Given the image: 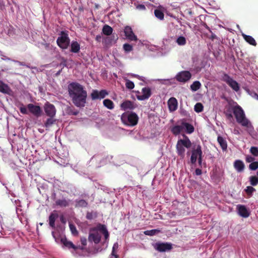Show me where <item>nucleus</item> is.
<instances>
[{
  "instance_id": "obj_6",
  "label": "nucleus",
  "mask_w": 258,
  "mask_h": 258,
  "mask_svg": "<svg viewBox=\"0 0 258 258\" xmlns=\"http://www.w3.org/2000/svg\"><path fill=\"white\" fill-rule=\"evenodd\" d=\"M223 80L233 90L237 92L239 90L238 83L227 74H224Z\"/></svg>"
},
{
  "instance_id": "obj_47",
  "label": "nucleus",
  "mask_w": 258,
  "mask_h": 258,
  "mask_svg": "<svg viewBox=\"0 0 258 258\" xmlns=\"http://www.w3.org/2000/svg\"><path fill=\"white\" fill-rule=\"evenodd\" d=\"M98 229L103 233H104L105 231H107V230L106 228V226L104 225L99 224L98 226Z\"/></svg>"
},
{
  "instance_id": "obj_33",
  "label": "nucleus",
  "mask_w": 258,
  "mask_h": 258,
  "mask_svg": "<svg viewBox=\"0 0 258 258\" xmlns=\"http://www.w3.org/2000/svg\"><path fill=\"white\" fill-rule=\"evenodd\" d=\"M201 87V84L199 81H195L191 85L190 89L193 91H196Z\"/></svg>"
},
{
  "instance_id": "obj_5",
  "label": "nucleus",
  "mask_w": 258,
  "mask_h": 258,
  "mask_svg": "<svg viewBox=\"0 0 258 258\" xmlns=\"http://www.w3.org/2000/svg\"><path fill=\"white\" fill-rule=\"evenodd\" d=\"M60 36L56 40L57 45L62 49H66L70 45V39L68 34L64 31H61Z\"/></svg>"
},
{
  "instance_id": "obj_34",
  "label": "nucleus",
  "mask_w": 258,
  "mask_h": 258,
  "mask_svg": "<svg viewBox=\"0 0 258 258\" xmlns=\"http://www.w3.org/2000/svg\"><path fill=\"white\" fill-rule=\"evenodd\" d=\"M9 89V87L7 85L5 84L2 81H0V92L7 93Z\"/></svg>"
},
{
  "instance_id": "obj_55",
  "label": "nucleus",
  "mask_w": 258,
  "mask_h": 258,
  "mask_svg": "<svg viewBox=\"0 0 258 258\" xmlns=\"http://www.w3.org/2000/svg\"><path fill=\"white\" fill-rule=\"evenodd\" d=\"M118 243L117 242H115V243H114V244L113 245L112 249L114 250L115 251H116L117 249H118Z\"/></svg>"
},
{
  "instance_id": "obj_11",
  "label": "nucleus",
  "mask_w": 258,
  "mask_h": 258,
  "mask_svg": "<svg viewBox=\"0 0 258 258\" xmlns=\"http://www.w3.org/2000/svg\"><path fill=\"white\" fill-rule=\"evenodd\" d=\"M141 95H137V98L140 101L148 99L152 95L151 90L149 87H144L142 89Z\"/></svg>"
},
{
  "instance_id": "obj_49",
  "label": "nucleus",
  "mask_w": 258,
  "mask_h": 258,
  "mask_svg": "<svg viewBox=\"0 0 258 258\" xmlns=\"http://www.w3.org/2000/svg\"><path fill=\"white\" fill-rule=\"evenodd\" d=\"M86 218L88 220L92 219L93 218L92 213L87 212L86 214Z\"/></svg>"
},
{
  "instance_id": "obj_30",
  "label": "nucleus",
  "mask_w": 258,
  "mask_h": 258,
  "mask_svg": "<svg viewBox=\"0 0 258 258\" xmlns=\"http://www.w3.org/2000/svg\"><path fill=\"white\" fill-rule=\"evenodd\" d=\"M112 32L113 29L108 25H105L102 28V33L105 35H110Z\"/></svg>"
},
{
  "instance_id": "obj_18",
  "label": "nucleus",
  "mask_w": 258,
  "mask_h": 258,
  "mask_svg": "<svg viewBox=\"0 0 258 258\" xmlns=\"http://www.w3.org/2000/svg\"><path fill=\"white\" fill-rule=\"evenodd\" d=\"M233 166L238 172H242L245 168L243 162L240 160H236L233 163Z\"/></svg>"
},
{
  "instance_id": "obj_46",
  "label": "nucleus",
  "mask_w": 258,
  "mask_h": 258,
  "mask_svg": "<svg viewBox=\"0 0 258 258\" xmlns=\"http://www.w3.org/2000/svg\"><path fill=\"white\" fill-rule=\"evenodd\" d=\"M20 111L21 113L23 114H28V111L26 107H25L23 105H22V106L19 108Z\"/></svg>"
},
{
  "instance_id": "obj_61",
  "label": "nucleus",
  "mask_w": 258,
  "mask_h": 258,
  "mask_svg": "<svg viewBox=\"0 0 258 258\" xmlns=\"http://www.w3.org/2000/svg\"><path fill=\"white\" fill-rule=\"evenodd\" d=\"M216 35H215V34H213V33H212V35H211V38H211L212 40H213L215 38H216Z\"/></svg>"
},
{
  "instance_id": "obj_29",
  "label": "nucleus",
  "mask_w": 258,
  "mask_h": 258,
  "mask_svg": "<svg viewBox=\"0 0 258 258\" xmlns=\"http://www.w3.org/2000/svg\"><path fill=\"white\" fill-rule=\"evenodd\" d=\"M58 217L57 214L51 213L49 216V224L53 228H55V221Z\"/></svg>"
},
{
  "instance_id": "obj_63",
  "label": "nucleus",
  "mask_w": 258,
  "mask_h": 258,
  "mask_svg": "<svg viewBox=\"0 0 258 258\" xmlns=\"http://www.w3.org/2000/svg\"><path fill=\"white\" fill-rule=\"evenodd\" d=\"M19 64H20L21 66H26L27 67H28V66L25 65V64H24V62H19Z\"/></svg>"
},
{
  "instance_id": "obj_45",
  "label": "nucleus",
  "mask_w": 258,
  "mask_h": 258,
  "mask_svg": "<svg viewBox=\"0 0 258 258\" xmlns=\"http://www.w3.org/2000/svg\"><path fill=\"white\" fill-rule=\"evenodd\" d=\"M250 152L254 156L257 157L258 156V147H254V146L251 147L250 149Z\"/></svg>"
},
{
  "instance_id": "obj_23",
  "label": "nucleus",
  "mask_w": 258,
  "mask_h": 258,
  "mask_svg": "<svg viewBox=\"0 0 258 258\" xmlns=\"http://www.w3.org/2000/svg\"><path fill=\"white\" fill-rule=\"evenodd\" d=\"M243 39L249 44L255 46L257 44L255 39L251 36L242 34Z\"/></svg>"
},
{
  "instance_id": "obj_50",
  "label": "nucleus",
  "mask_w": 258,
  "mask_h": 258,
  "mask_svg": "<svg viewBox=\"0 0 258 258\" xmlns=\"http://www.w3.org/2000/svg\"><path fill=\"white\" fill-rule=\"evenodd\" d=\"M80 240L83 245L85 246L87 245V239L85 237H81Z\"/></svg>"
},
{
  "instance_id": "obj_2",
  "label": "nucleus",
  "mask_w": 258,
  "mask_h": 258,
  "mask_svg": "<svg viewBox=\"0 0 258 258\" xmlns=\"http://www.w3.org/2000/svg\"><path fill=\"white\" fill-rule=\"evenodd\" d=\"M183 137L185 139L178 140L176 145L177 154L182 159L185 157V148L188 149L191 146V142L189 138L185 135H183Z\"/></svg>"
},
{
  "instance_id": "obj_42",
  "label": "nucleus",
  "mask_w": 258,
  "mask_h": 258,
  "mask_svg": "<svg viewBox=\"0 0 258 258\" xmlns=\"http://www.w3.org/2000/svg\"><path fill=\"white\" fill-rule=\"evenodd\" d=\"M123 48L126 52H129L133 50V46L128 43H125L123 45Z\"/></svg>"
},
{
  "instance_id": "obj_26",
  "label": "nucleus",
  "mask_w": 258,
  "mask_h": 258,
  "mask_svg": "<svg viewBox=\"0 0 258 258\" xmlns=\"http://www.w3.org/2000/svg\"><path fill=\"white\" fill-rule=\"evenodd\" d=\"M80 50V45L77 41H73L71 44V51L73 53H78Z\"/></svg>"
},
{
  "instance_id": "obj_13",
  "label": "nucleus",
  "mask_w": 258,
  "mask_h": 258,
  "mask_svg": "<svg viewBox=\"0 0 258 258\" xmlns=\"http://www.w3.org/2000/svg\"><path fill=\"white\" fill-rule=\"evenodd\" d=\"M60 241L65 247L69 249L73 248L74 250H77L78 249L81 250L84 249V247L83 246L75 245L71 241L68 240L66 237L61 238Z\"/></svg>"
},
{
  "instance_id": "obj_37",
  "label": "nucleus",
  "mask_w": 258,
  "mask_h": 258,
  "mask_svg": "<svg viewBox=\"0 0 258 258\" xmlns=\"http://www.w3.org/2000/svg\"><path fill=\"white\" fill-rule=\"evenodd\" d=\"M160 232V230L152 229V230H146V231H144V233L146 235L153 236Z\"/></svg>"
},
{
  "instance_id": "obj_1",
  "label": "nucleus",
  "mask_w": 258,
  "mask_h": 258,
  "mask_svg": "<svg viewBox=\"0 0 258 258\" xmlns=\"http://www.w3.org/2000/svg\"><path fill=\"white\" fill-rule=\"evenodd\" d=\"M68 91L73 103L78 107H83L86 103L87 91L82 85L78 83L73 82L68 86Z\"/></svg>"
},
{
  "instance_id": "obj_56",
  "label": "nucleus",
  "mask_w": 258,
  "mask_h": 258,
  "mask_svg": "<svg viewBox=\"0 0 258 258\" xmlns=\"http://www.w3.org/2000/svg\"><path fill=\"white\" fill-rule=\"evenodd\" d=\"M60 220L63 224H65L66 223V220L62 215L60 217Z\"/></svg>"
},
{
  "instance_id": "obj_64",
  "label": "nucleus",
  "mask_w": 258,
  "mask_h": 258,
  "mask_svg": "<svg viewBox=\"0 0 258 258\" xmlns=\"http://www.w3.org/2000/svg\"><path fill=\"white\" fill-rule=\"evenodd\" d=\"M135 92H136V96H137V95H141V93L139 91H136Z\"/></svg>"
},
{
  "instance_id": "obj_7",
  "label": "nucleus",
  "mask_w": 258,
  "mask_h": 258,
  "mask_svg": "<svg viewBox=\"0 0 258 258\" xmlns=\"http://www.w3.org/2000/svg\"><path fill=\"white\" fill-rule=\"evenodd\" d=\"M191 77V74L189 71H183L178 73L175 78L179 82L185 83L189 80Z\"/></svg>"
},
{
  "instance_id": "obj_62",
  "label": "nucleus",
  "mask_w": 258,
  "mask_h": 258,
  "mask_svg": "<svg viewBox=\"0 0 258 258\" xmlns=\"http://www.w3.org/2000/svg\"><path fill=\"white\" fill-rule=\"evenodd\" d=\"M253 97L256 98L257 99H258V94H256L255 93H254L253 94V95L252 96Z\"/></svg>"
},
{
  "instance_id": "obj_48",
  "label": "nucleus",
  "mask_w": 258,
  "mask_h": 258,
  "mask_svg": "<svg viewBox=\"0 0 258 258\" xmlns=\"http://www.w3.org/2000/svg\"><path fill=\"white\" fill-rule=\"evenodd\" d=\"M254 160V158L251 156H247L246 157V161L248 163H252Z\"/></svg>"
},
{
  "instance_id": "obj_19",
  "label": "nucleus",
  "mask_w": 258,
  "mask_h": 258,
  "mask_svg": "<svg viewBox=\"0 0 258 258\" xmlns=\"http://www.w3.org/2000/svg\"><path fill=\"white\" fill-rule=\"evenodd\" d=\"M168 106L170 111H174L177 108V101L174 97L170 98L168 101Z\"/></svg>"
},
{
  "instance_id": "obj_22",
  "label": "nucleus",
  "mask_w": 258,
  "mask_h": 258,
  "mask_svg": "<svg viewBox=\"0 0 258 258\" xmlns=\"http://www.w3.org/2000/svg\"><path fill=\"white\" fill-rule=\"evenodd\" d=\"M183 130V126L181 123V125H176L173 126L171 128V131L174 136H177L180 134Z\"/></svg>"
},
{
  "instance_id": "obj_4",
  "label": "nucleus",
  "mask_w": 258,
  "mask_h": 258,
  "mask_svg": "<svg viewBox=\"0 0 258 258\" xmlns=\"http://www.w3.org/2000/svg\"><path fill=\"white\" fill-rule=\"evenodd\" d=\"M121 120L124 124L134 126L138 123L139 117L135 112H125L121 115Z\"/></svg>"
},
{
  "instance_id": "obj_38",
  "label": "nucleus",
  "mask_w": 258,
  "mask_h": 258,
  "mask_svg": "<svg viewBox=\"0 0 258 258\" xmlns=\"http://www.w3.org/2000/svg\"><path fill=\"white\" fill-rule=\"evenodd\" d=\"M250 183L252 186H255L258 184V177L251 176L249 177Z\"/></svg>"
},
{
  "instance_id": "obj_21",
  "label": "nucleus",
  "mask_w": 258,
  "mask_h": 258,
  "mask_svg": "<svg viewBox=\"0 0 258 258\" xmlns=\"http://www.w3.org/2000/svg\"><path fill=\"white\" fill-rule=\"evenodd\" d=\"M70 201L66 199H58L55 201V205L61 208H66L70 206Z\"/></svg>"
},
{
  "instance_id": "obj_10",
  "label": "nucleus",
  "mask_w": 258,
  "mask_h": 258,
  "mask_svg": "<svg viewBox=\"0 0 258 258\" xmlns=\"http://www.w3.org/2000/svg\"><path fill=\"white\" fill-rule=\"evenodd\" d=\"M44 109L46 114L50 117H53L55 115L56 109L55 106L50 104L49 102H47L44 106Z\"/></svg>"
},
{
  "instance_id": "obj_9",
  "label": "nucleus",
  "mask_w": 258,
  "mask_h": 258,
  "mask_svg": "<svg viewBox=\"0 0 258 258\" xmlns=\"http://www.w3.org/2000/svg\"><path fill=\"white\" fill-rule=\"evenodd\" d=\"M202 151L201 145H198L196 149H193L191 151V156L190 157V162L192 164H195L197 159L202 156Z\"/></svg>"
},
{
  "instance_id": "obj_53",
  "label": "nucleus",
  "mask_w": 258,
  "mask_h": 258,
  "mask_svg": "<svg viewBox=\"0 0 258 258\" xmlns=\"http://www.w3.org/2000/svg\"><path fill=\"white\" fill-rule=\"evenodd\" d=\"M136 8L138 9L142 10L146 9V7L144 5H138V6H137Z\"/></svg>"
},
{
  "instance_id": "obj_16",
  "label": "nucleus",
  "mask_w": 258,
  "mask_h": 258,
  "mask_svg": "<svg viewBox=\"0 0 258 258\" xmlns=\"http://www.w3.org/2000/svg\"><path fill=\"white\" fill-rule=\"evenodd\" d=\"M172 248V245L168 243H156V249L160 252L170 250Z\"/></svg>"
},
{
  "instance_id": "obj_24",
  "label": "nucleus",
  "mask_w": 258,
  "mask_h": 258,
  "mask_svg": "<svg viewBox=\"0 0 258 258\" xmlns=\"http://www.w3.org/2000/svg\"><path fill=\"white\" fill-rule=\"evenodd\" d=\"M183 128H185V132L187 134H190L194 132L195 128L194 126L187 122L182 121Z\"/></svg>"
},
{
  "instance_id": "obj_54",
  "label": "nucleus",
  "mask_w": 258,
  "mask_h": 258,
  "mask_svg": "<svg viewBox=\"0 0 258 258\" xmlns=\"http://www.w3.org/2000/svg\"><path fill=\"white\" fill-rule=\"evenodd\" d=\"M101 39H102V36L101 35H98L96 36L95 40L97 42H101Z\"/></svg>"
},
{
  "instance_id": "obj_12",
  "label": "nucleus",
  "mask_w": 258,
  "mask_h": 258,
  "mask_svg": "<svg viewBox=\"0 0 258 258\" xmlns=\"http://www.w3.org/2000/svg\"><path fill=\"white\" fill-rule=\"evenodd\" d=\"M108 94V93L105 90H102L100 91L94 90L91 94V96L92 100L101 99L105 98Z\"/></svg>"
},
{
  "instance_id": "obj_40",
  "label": "nucleus",
  "mask_w": 258,
  "mask_h": 258,
  "mask_svg": "<svg viewBox=\"0 0 258 258\" xmlns=\"http://www.w3.org/2000/svg\"><path fill=\"white\" fill-rule=\"evenodd\" d=\"M69 227H70V230L71 231L73 235H76L78 234V232L75 225H74L72 223H69Z\"/></svg>"
},
{
  "instance_id": "obj_51",
  "label": "nucleus",
  "mask_w": 258,
  "mask_h": 258,
  "mask_svg": "<svg viewBox=\"0 0 258 258\" xmlns=\"http://www.w3.org/2000/svg\"><path fill=\"white\" fill-rule=\"evenodd\" d=\"M118 257V255H117L116 254V251H115L114 250H112V252H111V258H117Z\"/></svg>"
},
{
  "instance_id": "obj_59",
  "label": "nucleus",
  "mask_w": 258,
  "mask_h": 258,
  "mask_svg": "<svg viewBox=\"0 0 258 258\" xmlns=\"http://www.w3.org/2000/svg\"><path fill=\"white\" fill-rule=\"evenodd\" d=\"M202 162V156H200L198 158V163H199V165L201 166Z\"/></svg>"
},
{
  "instance_id": "obj_43",
  "label": "nucleus",
  "mask_w": 258,
  "mask_h": 258,
  "mask_svg": "<svg viewBox=\"0 0 258 258\" xmlns=\"http://www.w3.org/2000/svg\"><path fill=\"white\" fill-rule=\"evenodd\" d=\"M125 87L126 88L131 90L134 88L135 85L134 82L132 81L129 80H126L125 82Z\"/></svg>"
},
{
  "instance_id": "obj_14",
  "label": "nucleus",
  "mask_w": 258,
  "mask_h": 258,
  "mask_svg": "<svg viewBox=\"0 0 258 258\" xmlns=\"http://www.w3.org/2000/svg\"><path fill=\"white\" fill-rule=\"evenodd\" d=\"M124 33L126 37L131 41H137V37L134 33L132 29L130 26H126L124 29Z\"/></svg>"
},
{
  "instance_id": "obj_52",
  "label": "nucleus",
  "mask_w": 258,
  "mask_h": 258,
  "mask_svg": "<svg viewBox=\"0 0 258 258\" xmlns=\"http://www.w3.org/2000/svg\"><path fill=\"white\" fill-rule=\"evenodd\" d=\"M195 173L197 175H200L202 173V170L200 168H197L195 170Z\"/></svg>"
},
{
  "instance_id": "obj_8",
  "label": "nucleus",
  "mask_w": 258,
  "mask_h": 258,
  "mask_svg": "<svg viewBox=\"0 0 258 258\" xmlns=\"http://www.w3.org/2000/svg\"><path fill=\"white\" fill-rule=\"evenodd\" d=\"M29 111L36 117L40 116L42 113L41 107L38 105H35L32 103L27 105Z\"/></svg>"
},
{
  "instance_id": "obj_39",
  "label": "nucleus",
  "mask_w": 258,
  "mask_h": 258,
  "mask_svg": "<svg viewBox=\"0 0 258 258\" xmlns=\"http://www.w3.org/2000/svg\"><path fill=\"white\" fill-rule=\"evenodd\" d=\"M176 42L179 45H184L186 44V41L184 37L179 36L176 39Z\"/></svg>"
},
{
  "instance_id": "obj_15",
  "label": "nucleus",
  "mask_w": 258,
  "mask_h": 258,
  "mask_svg": "<svg viewBox=\"0 0 258 258\" xmlns=\"http://www.w3.org/2000/svg\"><path fill=\"white\" fill-rule=\"evenodd\" d=\"M101 236L98 231H95L93 233H90L88 236V240L89 242H94L95 244H98L100 242Z\"/></svg>"
},
{
  "instance_id": "obj_36",
  "label": "nucleus",
  "mask_w": 258,
  "mask_h": 258,
  "mask_svg": "<svg viewBox=\"0 0 258 258\" xmlns=\"http://www.w3.org/2000/svg\"><path fill=\"white\" fill-rule=\"evenodd\" d=\"M55 122V120L53 119L52 117H49V118H47L46 122L44 123V126L46 128H49Z\"/></svg>"
},
{
  "instance_id": "obj_3",
  "label": "nucleus",
  "mask_w": 258,
  "mask_h": 258,
  "mask_svg": "<svg viewBox=\"0 0 258 258\" xmlns=\"http://www.w3.org/2000/svg\"><path fill=\"white\" fill-rule=\"evenodd\" d=\"M233 112L238 123H240L243 126H248L250 122L246 118L242 108L239 105H237L233 106Z\"/></svg>"
},
{
  "instance_id": "obj_32",
  "label": "nucleus",
  "mask_w": 258,
  "mask_h": 258,
  "mask_svg": "<svg viewBox=\"0 0 258 258\" xmlns=\"http://www.w3.org/2000/svg\"><path fill=\"white\" fill-rule=\"evenodd\" d=\"M154 14L156 17L159 20H162L164 19V14L161 10L159 9L155 10Z\"/></svg>"
},
{
  "instance_id": "obj_58",
  "label": "nucleus",
  "mask_w": 258,
  "mask_h": 258,
  "mask_svg": "<svg viewBox=\"0 0 258 258\" xmlns=\"http://www.w3.org/2000/svg\"><path fill=\"white\" fill-rule=\"evenodd\" d=\"M203 26L207 29L208 30L210 33H212V31H211V30L210 29V27L207 25V24L206 23H204L203 24Z\"/></svg>"
},
{
  "instance_id": "obj_25",
  "label": "nucleus",
  "mask_w": 258,
  "mask_h": 258,
  "mask_svg": "<svg viewBox=\"0 0 258 258\" xmlns=\"http://www.w3.org/2000/svg\"><path fill=\"white\" fill-rule=\"evenodd\" d=\"M232 112H233V106H229L228 107L226 108V110L224 112L226 118L230 120L231 122L233 120V117L232 114Z\"/></svg>"
},
{
  "instance_id": "obj_41",
  "label": "nucleus",
  "mask_w": 258,
  "mask_h": 258,
  "mask_svg": "<svg viewBox=\"0 0 258 258\" xmlns=\"http://www.w3.org/2000/svg\"><path fill=\"white\" fill-rule=\"evenodd\" d=\"M246 193L250 197L251 196L253 192L255 191V189L251 186H248L245 189Z\"/></svg>"
},
{
  "instance_id": "obj_28",
  "label": "nucleus",
  "mask_w": 258,
  "mask_h": 258,
  "mask_svg": "<svg viewBox=\"0 0 258 258\" xmlns=\"http://www.w3.org/2000/svg\"><path fill=\"white\" fill-rule=\"evenodd\" d=\"M217 141L222 150L225 151L227 148V144L226 140L223 137L218 136Z\"/></svg>"
},
{
  "instance_id": "obj_27",
  "label": "nucleus",
  "mask_w": 258,
  "mask_h": 258,
  "mask_svg": "<svg viewBox=\"0 0 258 258\" xmlns=\"http://www.w3.org/2000/svg\"><path fill=\"white\" fill-rule=\"evenodd\" d=\"M75 203L76 208H86L88 205V202L84 200H76Z\"/></svg>"
},
{
  "instance_id": "obj_60",
  "label": "nucleus",
  "mask_w": 258,
  "mask_h": 258,
  "mask_svg": "<svg viewBox=\"0 0 258 258\" xmlns=\"http://www.w3.org/2000/svg\"><path fill=\"white\" fill-rule=\"evenodd\" d=\"M79 113L78 111H72L70 113V114H72L74 115H77Z\"/></svg>"
},
{
  "instance_id": "obj_35",
  "label": "nucleus",
  "mask_w": 258,
  "mask_h": 258,
  "mask_svg": "<svg viewBox=\"0 0 258 258\" xmlns=\"http://www.w3.org/2000/svg\"><path fill=\"white\" fill-rule=\"evenodd\" d=\"M204 106L201 103H197L194 106V110L197 113L203 111Z\"/></svg>"
},
{
  "instance_id": "obj_44",
  "label": "nucleus",
  "mask_w": 258,
  "mask_h": 258,
  "mask_svg": "<svg viewBox=\"0 0 258 258\" xmlns=\"http://www.w3.org/2000/svg\"><path fill=\"white\" fill-rule=\"evenodd\" d=\"M249 168L251 170H255L258 168V161H253L249 165Z\"/></svg>"
},
{
  "instance_id": "obj_57",
  "label": "nucleus",
  "mask_w": 258,
  "mask_h": 258,
  "mask_svg": "<svg viewBox=\"0 0 258 258\" xmlns=\"http://www.w3.org/2000/svg\"><path fill=\"white\" fill-rule=\"evenodd\" d=\"M103 234L104 236L105 239H107L109 237V233H108V231H105V232L103 233Z\"/></svg>"
},
{
  "instance_id": "obj_17",
  "label": "nucleus",
  "mask_w": 258,
  "mask_h": 258,
  "mask_svg": "<svg viewBox=\"0 0 258 258\" xmlns=\"http://www.w3.org/2000/svg\"><path fill=\"white\" fill-rule=\"evenodd\" d=\"M237 207L238 214L240 216L243 218H247L249 216L250 213L245 206L243 205H238Z\"/></svg>"
},
{
  "instance_id": "obj_31",
  "label": "nucleus",
  "mask_w": 258,
  "mask_h": 258,
  "mask_svg": "<svg viewBox=\"0 0 258 258\" xmlns=\"http://www.w3.org/2000/svg\"><path fill=\"white\" fill-rule=\"evenodd\" d=\"M103 103L104 106L109 109H112L114 108V106L113 102L109 99H104Z\"/></svg>"
},
{
  "instance_id": "obj_20",
  "label": "nucleus",
  "mask_w": 258,
  "mask_h": 258,
  "mask_svg": "<svg viewBox=\"0 0 258 258\" xmlns=\"http://www.w3.org/2000/svg\"><path fill=\"white\" fill-rule=\"evenodd\" d=\"M120 107L124 110L126 109H133L135 107L134 103L129 100H126L123 102L121 104Z\"/></svg>"
}]
</instances>
